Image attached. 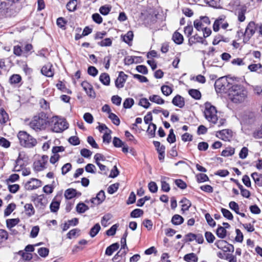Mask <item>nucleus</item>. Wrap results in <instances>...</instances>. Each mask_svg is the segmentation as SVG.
Returning <instances> with one entry per match:
<instances>
[{"mask_svg": "<svg viewBox=\"0 0 262 262\" xmlns=\"http://www.w3.org/2000/svg\"><path fill=\"white\" fill-rule=\"evenodd\" d=\"M248 92L246 88L242 85L235 84L231 86L229 92V97L234 103H242L248 98Z\"/></svg>", "mask_w": 262, "mask_h": 262, "instance_id": "f257e3e1", "label": "nucleus"}, {"mask_svg": "<svg viewBox=\"0 0 262 262\" xmlns=\"http://www.w3.org/2000/svg\"><path fill=\"white\" fill-rule=\"evenodd\" d=\"M204 105L205 110L204 113L206 120L213 124H217L219 127L224 125L226 122V120L222 118L217 122L218 116L215 107L209 102H206Z\"/></svg>", "mask_w": 262, "mask_h": 262, "instance_id": "f03ea898", "label": "nucleus"}, {"mask_svg": "<svg viewBox=\"0 0 262 262\" xmlns=\"http://www.w3.org/2000/svg\"><path fill=\"white\" fill-rule=\"evenodd\" d=\"M48 122L46 114L41 113L33 118L30 122V126L35 130H42L46 128Z\"/></svg>", "mask_w": 262, "mask_h": 262, "instance_id": "7ed1b4c3", "label": "nucleus"}, {"mask_svg": "<svg viewBox=\"0 0 262 262\" xmlns=\"http://www.w3.org/2000/svg\"><path fill=\"white\" fill-rule=\"evenodd\" d=\"M17 137L20 145L25 147L32 148L37 144L36 140L28 134L26 132L20 131L18 133Z\"/></svg>", "mask_w": 262, "mask_h": 262, "instance_id": "20e7f679", "label": "nucleus"}, {"mask_svg": "<svg viewBox=\"0 0 262 262\" xmlns=\"http://www.w3.org/2000/svg\"><path fill=\"white\" fill-rule=\"evenodd\" d=\"M52 122L53 123L52 130L54 132L60 133L68 128V124L64 119L55 116L52 118Z\"/></svg>", "mask_w": 262, "mask_h": 262, "instance_id": "39448f33", "label": "nucleus"}, {"mask_svg": "<svg viewBox=\"0 0 262 262\" xmlns=\"http://www.w3.org/2000/svg\"><path fill=\"white\" fill-rule=\"evenodd\" d=\"M256 29V24L254 21H250L247 25L244 34L243 41L247 42L254 35Z\"/></svg>", "mask_w": 262, "mask_h": 262, "instance_id": "423d86ee", "label": "nucleus"}, {"mask_svg": "<svg viewBox=\"0 0 262 262\" xmlns=\"http://www.w3.org/2000/svg\"><path fill=\"white\" fill-rule=\"evenodd\" d=\"M48 160V156L43 155L40 159L34 162L33 166L35 170L40 171L45 169L47 167Z\"/></svg>", "mask_w": 262, "mask_h": 262, "instance_id": "0eeeda50", "label": "nucleus"}, {"mask_svg": "<svg viewBox=\"0 0 262 262\" xmlns=\"http://www.w3.org/2000/svg\"><path fill=\"white\" fill-rule=\"evenodd\" d=\"M42 185L41 181L37 179L31 178L25 184V188L28 190L36 189Z\"/></svg>", "mask_w": 262, "mask_h": 262, "instance_id": "6e6552de", "label": "nucleus"}, {"mask_svg": "<svg viewBox=\"0 0 262 262\" xmlns=\"http://www.w3.org/2000/svg\"><path fill=\"white\" fill-rule=\"evenodd\" d=\"M223 29H226L229 26L228 23L225 20V16L221 17L216 19L213 25V29L215 32L219 30L220 26Z\"/></svg>", "mask_w": 262, "mask_h": 262, "instance_id": "1a4fd4ad", "label": "nucleus"}, {"mask_svg": "<svg viewBox=\"0 0 262 262\" xmlns=\"http://www.w3.org/2000/svg\"><path fill=\"white\" fill-rule=\"evenodd\" d=\"M128 76L123 72L121 71L119 73V75L115 80V86L118 89H121L124 87Z\"/></svg>", "mask_w": 262, "mask_h": 262, "instance_id": "9d476101", "label": "nucleus"}, {"mask_svg": "<svg viewBox=\"0 0 262 262\" xmlns=\"http://www.w3.org/2000/svg\"><path fill=\"white\" fill-rule=\"evenodd\" d=\"M228 84L229 82L227 79L224 77H222L215 81L214 86L216 90L224 91L227 89Z\"/></svg>", "mask_w": 262, "mask_h": 262, "instance_id": "9b49d317", "label": "nucleus"}, {"mask_svg": "<svg viewBox=\"0 0 262 262\" xmlns=\"http://www.w3.org/2000/svg\"><path fill=\"white\" fill-rule=\"evenodd\" d=\"M32 201H33L35 206L40 209H43L46 205L47 202L43 195H37L33 197Z\"/></svg>", "mask_w": 262, "mask_h": 262, "instance_id": "f8f14e48", "label": "nucleus"}, {"mask_svg": "<svg viewBox=\"0 0 262 262\" xmlns=\"http://www.w3.org/2000/svg\"><path fill=\"white\" fill-rule=\"evenodd\" d=\"M217 136L224 141L229 140L232 136V132L229 129H223L217 132Z\"/></svg>", "mask_w": 262, "mask_h": 262, "instance_id": "ddd939ff", "label": "nucleus"}, {"mask_svg": "<svg viewBox=\"0 0 262 262\" xmlns=\"http://www.w3.org/2000/svg\"><path fill=\"white\" fill-rule=\"evenodd\" d=\"M105 198L104 192L103 190H101L97 193L95 198H93L91 200V202L94 205H99L104 200Z\"/></svg>", "mask_w": 262, "mask_h": 262, "instance_id": "4468645a", "label": "nucleus"}, {"mask_svg": "<svg viewBox=\"0 0 262 262\" xmlns=\"http://www.w3.org/2000/svg\"><path fill=\"white\" fill-rule=\"evenodd\" d=\"M81 86L86 94L91 97H95V93L93 90L92 85L86 81H83L81 83Z\"/></svg>", "mask_w": 262, "mask_h": 262, "instance_id": "2eb2a0df", "label": "nucleus"}, {"mask_svg": "<svg viewBox=\"0 0 262 262\" xmlns=\"http://www.w3.org/2000/svg\"><path fill=\"white\" fill-rule=\"evenodd\" d=\"M41 72L42 74L46 76L49 77H53L54 75V71L52 69V65L47 64L44 66L41 70Z\"/></svg>", "mask_w": 262, "mask_h": 262, "instance_id": "dca6fc26", "label": "nucleus"}, {"mask_svg": "<svg viewBox=\"0 0 262 262\" xmlns=\"http://www.w3.org/2000/svg\"><path fill=\"white\" fill-rule=\"evenodd\" d=\"M172 104L180 108H182L185 105V101L183 97L179 95H176L172 100Z\"/></svg>", "mask_w": 262, "mask_h": 262, "instance_id": "f3484780", "label": "nucleus"}, {"mask_svg": "<svg viewBox=\"0 0 262 262\" xmlns=\"http://www.w3.org/2000/svg\"><path fill=\"white\" fill-rule=\"evenodd\" d=\"M119 248V244L117 243H114L107 247L105 254L108 256H111L113 253L117 251Z\"/></svg>", "mask_w": 262, "mask_h": 262, "instance_id": "a211bd4d", "label": "nucleus"}, {"mask_svg": "<svg viewBox=\"0 0 262 262\" xmlns=\"http://www.w3.org/2000/svg\"><path fill=\"white\" fill-rule=\"evenodd\" d=\"M24 209L26 214L28 216H31L35 214V209L31 203L26 204L24 206Z\"/></svg>", "mask_w": 262, "mask_h": 262, "instance_id": "6ab92c4d", "label": "nucleus"}, {"mask_svg": "<svg viewBox=\"0 0 262 262\" xmlns=\"http://www.w3.org/2000/svg\"><path fill=\"white\" fill-rule=\"evenodd\" d=\"M172 40L176 43L178 45H181L183 42L184 38L183 35L181 33H180L178 31H176L173 34Z\"/></svg>", "mask_w": 262, "mask_h": 262, "instance_id": "aec40b11", "label": "nucleus"}, {"mask_svg": "<svg viewBox=\"0 0 262 262\" xmlns=\"http://www.w3.org/2000/svg\"><path fill=\"white\" fill-rule=\"evenodd\" d=\"M24 57H27L33 52V46L30 43H27L23 49Z\"/></svg>", "mask_w": 262, "mask_h": 262, "instance_id": "412c9836", "label": "nucleus"}, {"mask_svg": "<svg viewBox=\"0 0 262 262\" xmlns=\"http://www.w3.org/2000/svg\"><path fill=\"white\" fill-rule=\"evenodd\" d=\"M99 80L105 85H108L110 83V76L107 73H102L100 75Z\"/></svg>", "mask_w": 262, "mask_h": 262, "instance_id": "4be33fe9", "label": "nucleus"}, {"mask_svg": "<svg viewBox=\"0 0 262 262\" xmlns=\"http://www.w3.org/2000/svg\"><path fill=\"white\" fill-rule=\"evenodd\" d=\"M184 259L187 262H197L198 258L195 254L191 253L185 255Z\"/></svg>", "mask_w": 262, "mask_h": 262, "instance_id": "5701e85b", "label": "nucleus"}, {"mask_svg": "<svg viewBox=\"0 0 262 262\" xmlns=\"http://www.w3.org/2000/svg\"><path fill=\"white\" fill-rule=\"evenodd\" d=\"M149 99L152 102L156 103L158 104H162L164 103V100L160 96L153 95L149 97Z\"/></svg>", "mask_w": 262, "mask_h": 262, "instance_id": "b1692460", "label": "nucleus"}, {"mask_svg": "<svg viewBox=\"0 0 262 262\" xmlns=\"http://www.w3.org/2000/svg\"><path fill=\"white\" fill-rule=\"evenodd\" d=\"M184 222V219L179 214L174 215L171 219V222L175 225H179Z\"/></svg>", "mask_w": 262, "mask_h": 262, "instance_id": "393cba45", "label": "nucleus"}, {"mask_svg": "<svg viewBox=\"0 0 262 262\" xmlns=\"http://www.w3.org/2000/svg\"><path fill=\"white\" fill-rule=\"evenodd\" d=\"M180 203L182 204L181 210L183 212L188 210L191 205L190 202L185 198L182 199Z\"/></svg>", "mask_w": 262, "mask_h": 262, "instance_id": "a878e982", "label": "nucleus"}, {"mask_svg": "<svg viewBox=\"0 0 262 262\" xmlns=\"http://www.w3.org/2000/svg\"><path fill=\"white\" fill-rule=\"evenodd\" d=\"M101 229L100 225L97 223L91 229L90 231V235L92 237H95L99 232Z\"/></svg>", "mask_w": 262, "mask_h": 262, "instance_id": "bb28decb", "label": "nucleus"}, {"mask_svg": "<svg viewBox=\"0 0 262 262\" xmlns=\"http://www.w3.org/2000/svg\"><path fill=\"white\" fill-rule=\"evenodd\" d=\"M226 234L227 231L226 229L222 226H219L216 230L217 236L221 238H224L226 237Z\"/></svg>", "mask_w": 262, "mask_h": 262, "instance_id": "cd10ccee", "label": "nucleus"}, {"mask_svg": "<svg viewBox=\"0 0 262 262\" xmlns=\"http://www.w3.org/2000/svg\"><path fill=\"white\" fill-rule=\"evenodd\" d=\"M77 5V0H71L67 4V9L69 11H74L76 9V6Z\"/></svg>", "mask_w": 262, "mask_h": 262, "instance_id": "c85d7f7f", "label": "nucleus"}, {"mask_svg": "<svg viewBox=\"0 0 262 262\" xmlns=\"http://www.w3.org/2000/svg\"><path fill=\"white\" fill-rule=\"evenodd\" d=\"M89 209V207L83 203H79L76 206V210L79 213H82Z\"/></svg>", "mask_w": 262, "mask_h": 262, "instance_id": "c756f323", "label": "nucleus"}, {"mask_svg": "<svg viewBox=\"0 0 262 262\" xmlns=\"http://www.w3.org/2000/svg\"><path fill=\"white\" fill-rule=\"evenodd\" d=\"M16 205L14 203L9 204L4 211V215L5 216L9 215L15 209Z\"/></svg>", "mask_w": 262, "mask_h": 262, "instance_id": "7c9ffc66", "label": "nucleus"}, {"mask_svg": "<svg viewBox=\"0 0 262 262\" xmlns=\"http://www.w3.org/2000/svg\"><path fill=\"white\" fill-rule=\"evenodd\" d=\"M19 222L18 219H8L6 221L7 227L8 228H12L16 225Z\"/></svg>", "mask_w": 262, "mask_h": 262, "instance_id": "2f4dec72", "label": "nucleus"}, {"mask_svg": "<svg viewBox=\"0 0 262 262\" xmlns=\"http://www.w3.org/2000/svg\"><path fill=\"white\" fill-rule=\"evenodd\" d=\"M76 190L74 189H68L64 192V196L67 199H71L75 196Z\"/></svg>", "mask_w": 262, "mask_h": 262, "instance_id": "473e14b6", "label": "nucleus"}, {"mask_svg": "<svg viewBox=\"0 0 262 262\" xmlns=\"http://www.w3.org/2000/svg\"><path fill=\"white\" fill-rule=\"evenodd\" d=\"M13 50L14 54L16 56L24 57L23 50L20 46H14Z\"/></svg>", "mask_w": 262, "mask_h": 262, "instance_id": "72a5a7b5", "label": "nucleus"}, {"mask_svg": "<svg viewBox=\"0 0 262 262\" xmlns=\"http://www.w3.org/2000/svg\"><path fill=\"white\" fill-rule=\"evenodd\" d=\"M189 94L195 99H200L201 97V94L199 91L192 89L189 91Z\"/></svg>", "mask_w": 262, "mask_h": 262, "instance_id": "f704fd0d", "label": "nucleus"}, {"mask_svg": "<svg viewBox=\"0 0 262 262\" xmlns=\"http://www.w3.org/2000/svg\"><path fill=\"white\" fill-rule=\"evenodd\" d=\"M246 12V8L245 7H242L238 12V20L243 22L245 19V14Z\"/></svg>", "mask_w": 262, "mask_h": 262, "instance_id": "c9c22d12", "label": "nucleus"}, {"mask_svg": "<svg viewBox=\"0 0 262 262\" xmlns=\"http://www.w3.org/2000/svg\"><path fill=\"white\" fill-rule=\"evenodd\" d=\"M156 128L157 126L156 124L152 123H149L147 129V132L148 134L151 136V137H154L155 136Z\"/></svg>", "mask_w": 262, "mask_h": 262, "instance_id": "e433bc0d", "label": "nucleus"}, {"mask_svg": "<svg viewBox=\"0 0 262 262\" xmlns=\"http://www.w3.org/2000/svg\"><path fill=\"white\" fill-rule=\"evenodd\" d=\"M127 253L126 250L123 251L122 250H120L119 251H118L113 257L112 258V260L114 262H119L120 260L119 259V257L120 256H122L123 255H125Z\"/></svg>", "mask_w": 262, "mask_h": 262, "instance_id": "4c0bfd02", "label": "nucleus"}, {"mask_svg": "<svg viewBox=\"0 0 262 262\" xmlns=\"http://www.w3.org/2000/svg\"><path fill=\"white\" fill-rule=\"evenodd\" d=\"M234 154V148L229 147L226 148L222 152V156L224 157H229Z\"/></svg>", "mask_w": 262, "mask_h": 262, "instance_id": "58836bf2", "label": "nucleus"}, {"mask_svg": "<svg viewBox=\"0 0 262 262\" xmlns=\"http://www.w3.org/2000/svg\"><path fill=\"white\" fill-rule=\"evenodd\" d=\"M221 212L223 216L229 220H232L233 216L231 212L228 209L225 208L221 209Z\"/></svg>", "mask_w": 262, "mask_h": 262, "instance_id": "ea45409f", "label": "nucleus"}, {"mask_svg": "<svg viewBox=\"0 0 262 262\" xmlns=\"http://www.w3.org/2000/svg\"><path fill=\"white\" fill-rule=\"evenodd\" d=\"M21 79V76L18 74H14L10 78L9 81L11 84L19 83Z\"/></svg>", "mask_w": 262, "mask_h": 262, "instance_id": "a19ab883", "label": "nucleus"}, {"mask_svg": "<svg viewBox=\"0 0 262 262\" xmlns=\"http://www.w3.org/2000/svg\"><path fill=\"white\" fill-rule=\"evenodd\" d=\"M161 89L162 93L167 96L170 95L172 92V89L168 85H163Z\"/></svg>", "mask_w": 262, "mask_h": 262, "instance_id": "79ce46f5", "label": "nucleus"}, {"mask_svg": "<svg viewBox=\"0 0 262 262\" xmlns=\"http://www.w3.org/2000/svg\"><path fill=\"white\" fill-rule=\"evenodd\" d=\"M134 104V100L133 98H126L123 102V107L125 108H130Z\"/></svg>", "mask_w": 262, "mask_h": 262, "instance_id": "37998d69", "label": "nucleus"}, {"mask_svg": "<svg viewBox=\"0 0 262 262\" xmlns=\"http://www.w3.org/2000/svg\"><path fill=\"white\" fill-rule=\"evenodd\" d=\"M194 27L198 31H202L205 27L204 24L202 23V21L199 19L194 20Z\"/></svg>", "mask_w": 262, "mask_h": 262, "instance_id": "c03bdc74", "label": "nucleus"}, {"mask_svg": "<svg viewBox=\"0 0 262 262\" xmlns=\"http://www.w3.org/2000/svg\"><path fill=\"white\" fill-rule=\"evenodd\" d=\"M134 34L132 31H128L126 34L123 36V40L124 42L129 44L133 40Z\"/></svg>", "mask_w": 262, "mask_h": 262, "instance_id": "a18cd8bd", "label": "nucleus"}, {"mask_svg": "<svg viewBox=\"0 0 262 262\" xmlns=\"http://www.w3.org/2000/svg\"><path fill=\"white\" fill-rule=\"evenodd\" d=\"M229 208L235 211L236 213H239V207L237 203L234 201H231L229 204Z\"/></svg>", "mask_w": 262, "mask_h": 262, "instance_id": "49530a36", "label": "nucleus"}, {"mask_svg": "<svg viewBox=\"0 0 262 262\" xmlns=\"http://www.w3.org/2000/svg\"><path fill=\"white\" fill-rule=\"evenodd\" d=\"M214 245L220 249L223 250L225 246H228V243L222 239L217 240L215 242Z\"/></svg>", "mask_w": 262, "mask_h": 262, "instance_id": "de8ad7c7", "label": "nucleus"}, {"mask_svg": "<svg viewBox=\"0 0 262 262\" xmlns=\"http://www.w3.org/2000/svg\"><path fill=\"white\" fill-rule=\"evenodd\" d=\"M112 41L110 38H106L98 42V45L101 47H109L112 45Z\"/></svg>", "mask_w": 262, "mask_h": 262, "instance_id": "09e8293b", "label": "nucleus"}, {"mask_svg": "<svg viewBox=\"0 0 262 262\" xmlns=\"http://www.w3.org/2000/svg\"><path fill=\"white\" fill-rule=\"evenodd\" d=\"M111 10V7L107 5L101 6L99 9V11L101 14L106 15L109 13Z\"/></svg>", "mask_w": 262, "mask_h": 262, "instance_id": "8fccbe9b", "label": "nucleus"}, {"mask_svg": "<svg viewBox=\"0 0 262 262\" xmlns=\"http://www.w3.org/2000/svg\"><path fill=\"white\" fill-rule=\"evenodd\" d=\"M143 211L140 209H135L130 213V216L132 217H138L142 215Z\"/></svg>", "mask_w": 262, "mask_h": 262, "instance_id": "3c124183", "label": "nucleus"}, {"mask_svg": "<svg viewBox=\"0 0 262 262\" xmlns=\"http://www.w3.org/2000/svg\"><path fill=\"white\" fill-rule=\"evenodd\" d=\"M59 205L58 201H53L50 206L51 211L53 212H57L59 209Z\"/></svg>", "mask_w": 262, "mask_h": 262, "instance_id": "603ef678", "label": "nucleus"}, {"mask_svg": "<svg viewBox=\"0 0 262 262\" xmlns=\"http://www.w3.org/2000/svg\"><path fill=\"white\" fill-rule=\"evenodd\" d=\"M136 56H127L124 58V63L126 65H130L135 62V59L138 58Z\"/></svg>", "mask_w": 262, "mask_h": 262, "instance_id": "864d4df0", "label": "nucleus"}, {"mask_svg": "<svg viewBox=\"0 0 262 262\" xmlns=\"http://www.w3.org/2000/svg\"><path fill=\"white\" fill-rule=\"evenodd\" d=\"M108 118L112 121L113 123L116 125H119L120 124V120L119 118L114 113H110Z\"/></svg>", "mask_w": 262, "mask_h": 262, "instance_id": "5fc2aeb1", "label": "nucleus"}, {"mask_svg": "<svg viewBox=\"0 0 262 262\" xmlns=\"http://www.w3.org/2000/svg\"><path fill=\"white\" fill-rule=\"evenodd\" d=\"M205 237L206 238V241L209 243H212L215 239V236L210 232H206L205 233Z\"/></svg>", "mask_w": 262, "mask_h": 262, "instance_id": "6e6d98bb", "label": "nucleus"}, {"mask_svg": "<svg viewBox=\"0 0 262 262\" xmlns=\"http://www.w3.org/2000/svg\"><path fill=\"white\" fill-rule=\"evenodd\" d=\"M193 38L194 39L196 43H201L204 45H207L208 44L207 41L204 37L199 36L198 34L193 35Z\"/></svg>", "mask_w": 262, "mask_h": 262, "instance_id": "4d7b16f0", "label": "nucleus"}, {"mask_svg": "<svg viewBox=\"0 0 262 262\" xmlns=\"http://www.w3.org/2000/svg\"><path fill=\"white\" fill-rule=\"evenodd\" d=\"M18 254L21 255L23 258L26 260H30L32 258V254L29 253H26L23 251H19Z\"/></svg>", "mask_w": 262, "mask_h": 262, "instance_id": "13d9d810", "label": "nucleus"}, {"mask_svg": "<svg viewBox=\"0 0 262 262\" xmlns=\"http://www.w3.org/2000/svg\"><path fill=\"white\" fill-rule=\"evenodd\" d=\"M205 219L208 224L211 227H213L215 226L216 223L209 213H207L205 214Z\"/></svg>", "mask_w": 262, "mask_h": 262, "instance_id": "bf43d9fd", "label": "nucleus"}, {"mask_svg": "<svg viewBox=\"0 0 262 262\" xmlns=\"http://www.w3.org/2000/svg\"><path fill=\"white\" fill-rule=\"evenodd\" d=\"M197 181L199 183L206 182L209 180L208 176L204 173H200L196 176Z\"/></svg>", "mask_w": 262, "mask_h": 262, "instance_id": "052dcab7", "label": "nucleus"}, {"mask_svg": "<svg viewBox=\"0 0 262 262\" xmlns=\"http://www.w3.org/2000/svg\"><path fill=\"white\" fill-rule=\"evenodd\" d=\"M49 252V250L47 248H40L38 250V254L43 257H45L48 256Z\"/></svg>", "mask_w": 262, "mask_h": 262, "instance_id": "680f3d73", "label": "nucleus"}, {"mask_svg": "<svg viewBox=\"0 0 262 262\" xmlns=\"http://www.w3.org/2000/svg\"><path fill=\"white\" fill-rule=\"evenodd\" d=\"M112 216L111 214L107 213L104 215L102 218L101 223L102 226L106 227L107 226V222L111 220Z\"/></svg>", "mask_w": 262, "mask_h": 262, "instance_id": "e2e57ef3", "label": "nucleus"}, {"mask_svg": "<svg viewBox=\"0 0 262 262\" xmlns=\"http://www.w3.org/2000/svg\"><path fill=\"white\" fill-rule=\"evenodd\" d=\"M72 168V165L69 163L65 164L61 168V173L63 175L67 173Z\"/></svg>", "mask_w": 262, "mask_h": 262, "instance_id": "0e129e2a", "label": "nucleus"}, {"mask_svg": "<svg viewBox=\"0 0 262 262\" xmlns=\"http://www.w3.org/2000/svg\"><path fill=\"white\" fill-rule=\"evenodd\" d=\"M248 154V149L246 147H244L242 148L239 154V157L242 159H245Z\"/></svg>", "mask_w": 262, "mask_h": 262, "instance_id": "69168bd1", "label": "nucleus"}, {"mask_svg": "<svg viewBox=\"0 0 262 262\" xmlns=\"http://www.w3.org/2000/svg\"><path fill=\"white\" fill-rule=\"evenodd\" d=\"M119 184L115 183L110 185L107 188V191L110 194H113L118 189Z\"/></svg>", "mask_w": 262, "mask_h": 262, "instance_id": "338daca9", "label": "nucleus"}, {"mask_svg": "<svg viewBox=\"0 0 262 262\" xmlns=\"http://www.w3.org/2000/svg\"><path fill=\"white\" fill-rule=\"evenodd\" d=\"M167 141L170 143H174L176 141V136L173 133V129H171L167 138Z\"/></svg>", "mask_w": 262, "mask_h": 262, "instance_id": "774afa93", "label": "nucleus"}]
</instances>
